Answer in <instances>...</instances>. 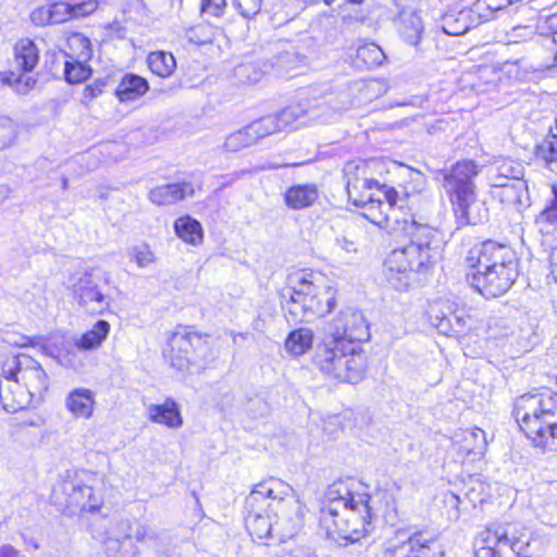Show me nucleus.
I'll return each mask as SVG.
<instances>
[{"label":"nucleus","mask_w":557,"mask_h":557,"mask_svg":"<svg viewBox=\"0 0 557 557\" xmlns=\"http://www.w3.org/2000/svg\"><path fill=\"white\" fill-rule=\"evenodd\" d=\"M468 318L469 317L458 314L457 312L453 313L451 315L436 314L434 317L433 323L441 332L444 333L448 332L449 330H453L455 332H462L467 326Z\"/></svg>","instance_id":"obj_41"},{"label":"nucleus","mask_w":557,"mask_h":557,"mask_svg":"<svg viewBox=\"0 0 557 557\" xmlns=\"http://www.w3.org/2000/svg\"><path fill=\"white\" fill-rule=\"evenodd\" d=\"M91 74V69L87 65V61L79 59L65 60L64 76L71 84H78L87 79Z\"/></svg>","instance_id":"obj_38"},{"label":"nucleus","mask_w":557,"mask_h":557,"mask_svg":"<svg viewBox=\"0 0 557 557\" xmlns=\"http://www.w3.org/2000/svg\"><path fill=\"white\" fill-rule=\"evenodd\" d=\"M208 335L193 327H180L169 338L170 350L165 352L171 366L180 371L193 372L203 368L202 352L208 349Z\"/></svg>","instance_id":"obj_10"},{"label":"nucleus","mask_w":557,"mask_h":557,"mask_svg":"<svg viewBox=\"0 0 557 557\" xmlns=\"http://www.w3.org/2000/svg\"><path fill=\"white\" fill-rule=\"evenodd\" d=\"M311 361L322 374L345 383L359 382L366 369L361 346L338 343L325 334L317 344Z\"/></svg>","instance_id":"obj_6"},{"label":"nucleus","mask_w":557,"mask_h":557,"mask_svg":"<svg viewBox=\"0 0 557 557\" xmlns=\"http://www.w3.org/2000/svg\"><path fill=\"white\" fill-rule=\"evenodd\" d=\"M281 557H309V555H307L302 550L297 549V550H293L290 553H286V554L282 555Z\"/></svg>","instance_id":"obj_64"},{"label":"nucleus","mask_w":557,"mask_h":557,"mask_svg":"<svg viewBox=\"0 0 557 557\" xmlns=\"http://www.w3.org/2000/svg\"><path fill=\"white\" fill-rule=\"evenodd\" d=\"M319 197L314 184L294 185L284 193L285 205L293 210H301L312 206Z\"/></svg>","instance_id":"obj_21"},{"label":"nucleus","mask_w":557,"mask_h":557,"mask_svg":"<svg viewBox=\"0 0 557 557\" xmlns=\"http://www.w3.org/2000/svg\"><path fill=\"white\" fill-rule=\"evenodd\" d=\"M381 493H352L345 482L329 486L321 508L320 524L334 540L357 542L368 532V525L376 511L374 498Z\"/></svg>","instance_id":"obj_2"},{"label":"nucleus","mask_w":557,"mask_h":557,"mask_svg":"<svg viewBox=\"0 0 557 557\" xmlns=\"http://www.w3.org/2000/svg\"><path fill=\"white\" fill-rule=\"evenodd\" d=\"M346 178V191L348 199L356 207L369 206L370 209H380L386 221L399 222L397 216V191L394 188L387 189L384 195L386 202L375 199L372 189L379 188V183L366 176V168L347 162L343 169Z\"/></svg>","instance_id":"obj_8"},{"label":"nucleus","mask_w":557,"mask_h":557,"mask_svg":"<svg viewBox=\"0 0 557 557\" xmlns=\"http://www.w3.org/2000/svg\"><path fill=\"white\" fill-rule=\"evenodd\" d=\"M109 277L98 269L87 270L82 273L72 285L73 297L78 307L89 314H102L112 302L103 287Z\"/></svg>","instance_id":"obj_12"},{"label":"nucleus","mask_w":557,"mask_h":557,"mask_svg":"<svg viewBox=\"0 0 557 557\" xmlns=\"http://www.w3.org/2000/svg\"><path fill=\"white\" fill-rule=\"evenodd\" d=\"M15 137V123L8 116H0V148L10 146Z\"/></svg>","instance_id":"obj_45"},{"label":"nucleus","mask_w":557,"mask_h":557,"mask_svg":"<svg viewBox=\"0 0 557 557\" xmlns=\"http://www.w3.org/2000/svg\"><path fill=\"white\" fill-rule=\"evenodd\" d=\"M128 256L129 259L136 262L139 268H146L153 263L156 260L153 252L147 244L133 246L128 250Z\"/></svg>","instance_id":"obj_43"},{"label":"nucleus","mask_w":557,"mask_h":557,"mask_svg":"<svg viewBox=\"0 0 557 557\" xmlns=\"http://www.w3.org/2000/svg\"><path fill=\"white\" fill-rule=\"evenodd\" d=\"M313 344V332L309 327L292 331L285 339V349L293 356H302Z\"/></svg>","instance_id":"obj_28"},{"label":"nucleus","mask_w":557,"mask_h":557,"mask_svg":"<svg viewBox=\"0 0 557 557\" xmlns=\"http://www.w3.org/2000/svg\"><path fill=\"white\" fill-rule=\"evenodd\" d=\"M537 437L531 440L536 446L557 451V418L545 428L544 432H540Z\"/></svg>","instance_id":"obj_42"},{"label":"nucleus","mask_w":557,"mask_h":557,"mask_svg":"<svg viewBox=\"0 0 557 557\" xmlns=\"http://www.w3.org/2000/svg\"><path fill=\"white\" fill-rule=\"evenodd\" d=\"M513 416L528 438H539L540 432L557 419V394L545 391L521 395L515 401Z\"/></svg>","instance_id":"obj_9"},{"label":"nucleus","mask_w":557,"mask_h":557,"mask_svg":"<svg viewBox=\"0 0 557 557\" xmlns=\"http://www.w3.org/2000/svg\"><path fill=\"white\" fill-rule=\"evenodd\" d=\"M174 230L176 235L188 244L198 245L202 240V227L190 216L178 218L174 223Z\"/></svg>","instance_id":"obj_32"},{"label":"nucleus","mask_w":557,"mask_h":557,"mask_svg":"<svg viewBox=\"0 0 557 557\" xmlns=\"http://www.w3.org/2000/svg\"><path fill=\"white\" fill-rule=\"evenodd\" d=\"M278 121L274 115H267L246 125L253 144L260 139L281 132Z\"/></svg>","instance_id":"obj_36"},{"label":"nucleus","mask_w":557,"mask_h":557,"mask_svg":"<svg viewBox=\"0 0 557 557\" xmlns=\"http://www.w3.org/2000/svg\"><path fill=\"white\" fill-rule=\"evenodd\" d=\"M122 532H114L115 540L119 542L121 539H128L131 533L128 532L131 529V522L128 520L119 521L115 525Z\"/></svg>","instance_id":"obj_57"},{"label":"nucleus","mask_w":557,"mask_h":557,"mask_svg":"<svg viewBox=\"0 0 557 557\" xmlns=\"http://www.w3.org/2000/svg\"><path fill=\"white\" fill-rule=\"evenodd\" d=\"M149 89L146 78L136 74H126L119 83L115 94L120 101H133L143 97Z\"/></svg>","instance_id":"obj_25"},{"label":"nucleus","mask_w":557,"mask_h":557,"mask_svg":"<svg viewBox=\"0 0 557 557\" xmlns=\"http://www.w3.org/2000/svg\"><path fill=\"white\" fill-rule=\"evenodd\" d=\"M492 194L494 198L507 206L520 207L528 194V185L523 180H513L510 183H493Z\"/></svg>","instance_id":"obj_19"},{"label":"nucleus","mask_w":557,"mask_h":557,"mask_svg":"<svg viewBox=\"0 0 557 557\" xmlns=\"http://www.w3.org/2000/svg\"><path fill=\"white\" fill-rule=\"evenodd\" d=\"M367 87L369 89H372V90H375V89L381 90V89H383L384 92L386 91V89L384 88L383 84L381 82H379V81H371V82H369L367 84Z\"/></svg>","instance_id":"obj_62"},{"label":"nucleus","mask_w":557,"mask_h":557,"mask_svg":"<svg viewBox=\"0 0 557 557\" xmlns=\"http://www.w3.org/2000/svg\"><path fill=\"white\" fill-rule=\"evenodd\" d=\"M148 66L153 74L169 77L176 67V61L170 52L154 51L148 55Z\"/></svg>","instance_id":"obj_34"},{"label":"nucleus","mask_w":557,"mask_h":557,"mask_svg":"<svg viewBox=\"0 0 557 557\" xmlns=\"http://www.w3.org/2000/svg\"><path fill=\"white\" fill-rule=\"evenodd\" d=\"M0 557H26L11 544L0 545Z\"/></svg>","instance_id":"obj_59"},{"label":"nucleus","mask_w":557,"mask_h":557,"mask_svg":"<svg viewBox=\"0 0 557 557\" xmlns=\"http://www.w3.org/2000/svg\"><path fill=\"white\" fill-rule=\"evenodd\" d=\"M90 473L85 470L67 471L53 490V498L58 506L65 509L96 511L101 507L97 502L94 488L88 481Z\"/></svg>","instance_id":"obj_11"},{"label":"nucleus","mask_w":557,"mask_h":557,"mask_svg":"<svg viewBox=\"0 0 557 557\" xmlns=\"http://www.w3.org/2000/svg\"><path fill=\"white\" fill-rule=\"evenodd\" d=\"M512 36L515 38H531L534 35V30L530 26H517L512 29Z\"/></svg>","instance_id":"obj_60"},{"label":"nucleus","mask_w":557,"mask_h":557,"mask_svg":"<svg viewBox=\"0 0 557 557\" xmlns=\"http://www.w3.org/2000/svg\"><path fill=\"white\" fill-rule=\"evenodd\" d=\"M236 7L244 17H251L259 12L261 0H236Z\"/></svg>","instance_id":"obj_49"},{"label":"nucleus","mask_w":557,"mask_h":557,"mask_svg":"<svg viewBox=\"0 0 557 557\" xmlns=\"http://www.w3.org/2000/svg\"><path fill=\"white\" fill-rule=\"evenodd\" d=\"M335 289L314 274L299 270L288 275L283 297H288L287 311L294 320L310 322L323 317L335 307Z\"/></svg>","instance_id":"obj_5"},{"label":"nucleus","mask_w":557,"mask_h":557,"mask_svg":"<svg viewBox=\"0 0 557 557\" xmlns=\"http://www.w3.org/2000/svg\"><path fill=\"white\" fill-rule=\"evenodd\" d=\"M554 199L545 210H543L540 214L541 219H544L548 222L557 221V186H553Z\"/></svg>","instance_id":"obj_53"},{"label":"nucleus","mask_w":557,"mask_h":557,"mask_svg":"<svg viewBox=\"0 0 557 557\" xmlns=\"http://www.w3.org/2000/svg\"><path fill=\"white\" fill-rule=\"evenodd\" d=\"M466 262L473 270L467 276L469 284L486 298L504 295L518 277L513 250L494 240L472 247Z\"/></svg>","instance_id":"obj_4"},{"label":"nucleus","mask_w":557,"mask_h":557,"mask_svg":"<svg viewBox=\"0 0 557 557\" xmlns=\"http://www.w3.org/2000/svg\"><path fill=\"white\" fill-rule=\"evenodd\" d=\"M4 377L22 382L30 395L41 394L48 388V376L40 363L28 355L12 357L3 366Z\"/></svg>","instance_id":"obj_15"},{"label":"nucleus","mask_w":557,"mask_h":557,"mask_svg":"<svg viewBox=\"0 0 557 557\" xmlns=\"http://www.w3.org/2000/svg\"><path fill=\"white\" fill-rule=\"evenodd\" d=\"M94 393L88 388H74L65 398V407L75 418H90L94 413Z\"/></svg>","instance_id":"obj_20"},{"label":"nucleus","mask_w":557,"mask_h":557,"mask_svg":"<svg viewBox=\"0 0 557 557\" xmlns=\"http://www.w3.org/2000/svg\"><path fill=\"white\" fill-rule=\"evenodd\" d=\"M455 441L466 455L482 456L487 446L485 432L481 429L461 430L455 434Z\"/></svg>","instance_id":"obj_24"},{"label":"nucleus","mask_w":557,"mask_h":557,"mask_svg":"<svg viewBox=\"0 0 557 557\" xmlns=\"http://www.w3.org/2000/svg\"><path fill=\"white\" fill-rule=\"evenodd\" d=\"M29 72L15 73L10 72L2 77L3 83L11 86L17 94L26 95L37 84V79L28 74Z\"/></svg>","instance_id":"obj_39"},{"label":"nucleus","mask_w":557,"mask_h":557,"mask_svg":"<svg viewBox=\"0 0 557 557\" xmlns=\"http://www.w3.org/2000/svg\"><path fill=\"white\" fill-rule=\"evenodd\" d=\"M555 126L550 127L548 135L535 147V156L553 170L557 165V113Z\"/></svg>","instance_id":"obj_29"},{"label":"nucleus","mask_w":557,"mask_h":557,"mask_svg":"<svg viewBox=\"0 0 557 557\" xmlns=\"http://www.w3.org/2000/svg\"><path fill=\"white\" fill-rule=\"evenodd\" d=\"M527 540L510 534L502 527L485 529L479 533L474 542L476 557H506L509 553L522 555Z\"/></svg>","instance_id":"obj_13"},{"label":"nucleus","mask_w":557,"mask_h":557,"mask_svg":"<svg viewBox=\"0 0 557 557\" xmlns=\"http://www.w3.org/2000/svg\"><path fill=\"white\" fill-rule=\"evenodd\" d=\"M15 64L24 72H32L38 63V50L35 44L24 38L18 40L14 46Z\"/></svg>","instance_id":"obj_27"},{"label":"nucleus","mask_w":557,"mask_h":557,"mask_svg":"<svg viewBox=\"0 0 557 557\" xmlns=\"http://www.w3.org/2000/svg\"><path fill=\"white\" fill-rule=\"evenodd\" d=\"M325 335L336 341L360 346L370 336L363 314L355 309L342 310L330 323Z\"/></svg>","instance_id":"obj_16"},{"label":"nucleus","mask_w":557,"mask_h":557,"mask_svg":"<svg viewBox=\"0 0 557 557\" xmlns=\"http://www.w3.org/2000/svg\"><path fill=\"white\" fill-rule=\"evenodd\" d=\"M478 174L479 166L471 160L457 162L443 173V186L450 195L459 225L481 221V216L473 213V209L479 206L473 183Z\"/></svg>","instance_id":"obj_7"},{"label":"nucleus","mask_w":557,"mask_h":557,"mask_svg":"<svg viewBox=\"0 0 557 557\" xmlns=\"http://www.w3.org/2000/svg\"><path fill=\"white\" fill-rule=\"evenodd\" d=\"M102 86L103 84L100 82H96L94 85L86 86L83 92L84 101H91L98 97L102 92Z\"/></svg>","instance_id":"obj_55"},{"label":"nucleus","mask_w":557,"mask_h":557,"mask_svg":"<svg viewBox=\"0 0 557 557\" xmlns=\"http://www.w3.org/2000/svg\"><path fill=\"white\" fill-rule=\"evenodd\" d=\"M386 55L374 42H364L357 48L355 63L359 67L372 69L383 64Z\"/></svg>","instance_id":"obj_30"},{"label":"nucleus","mask_w":557,"mask_h":557,"mask_svg":"<svg viewBox=\"0 0 557 557\" xmlns=\"http://www.w3.org/2000/svg\"><path fill=\"white\" fill-rule=\"evenodd\" d=\"M111 331V325L106 320H98L92 329L74 339V347L78 350H96L101 347Z\"/></svg>","instance_id":"obj_23"},{"label":"nucleus","mask_w":557,"mask_h":557,"mask_svg":"<svg viewBox=\"0 0 557 557\" xmlns=\"http://www.w3.org/2000/svg\"><path fill=\"white\" fill-rule=\"evenodd\" d=\"M194 194V186L190 183H174L152 188L148 194V199L157 206H170L191 197Z\"/></svg>","instance_id":"obj_18"},{"label":"nucleus","mask_w":557,"mask_h":557,"mask_svg":"<svg viewBox=\"0 0 557 557\" xmlns=\"http://www.w3.org/2000/svg\"><path fill=\"white\" fill-rule=\"evenodd\" d=\"M476 25V16L472 12V8H470L469 10H462L457 14L445 15L442 27L446 34L459 36Z\"/></svg>","instance_id":"obj_26"},{"label":"nucleus","mask_w":557,"mask_h":557,"mask_svg":"<svg viewBox=\"0 0 557 557\" xmlns=\"http://www.w3.org/2000/svg\"><path fill=\"white\" fill-rule=\"evenodd\" d=\"M148 417L152 422L164 424L172 429H177L183 424L177 404L171 399L165 400L163 404L150 405L148 407Z\"/></svg>","instance_id":"obj_22"},{"label":"nucleus","mask_w":557,"mask_h":557,"mask_svg":"<svg viewBox=\"0 0 557 557\" xmlns=\"http://www.w3.org/2000/svg\"><path fill=\"white\" fill-rule=\"evenodd\" d=\"M60 362L69 368L77 369L82 366L81 360H78L77 352L75 349H66L60 356Z\"/></svg>","instance_id":"obj_52"},{"label":"nucleus","mask_w":557,"mask_h":557,"mask_svg":"<svg viewBox=\"0 0 557 557\" xmlns=\"http://www.w3.org/2000/svg\"><path fill=\"white\" fill-rule=\"evenodd\" d=\"M235 72L239 78L249 84L259 82L262 75L265 73L264 70L256 67L250 63L240 64L236 67Z\"/></svg>","instance_id":"obj_46"},{"label":"nucleus","mask_w":557,"mask_h":557,"mask_svg":"<svg viewBox=\"0 0 557 557\" xmlns=\"http://www.w3.org/2000/svg\"><path fill=\"white\" fill-rule=\"evenodd\" d=\"M401 23L399 26V33L403 39L411 45L417 46L421 39L423 33V25L421 17L416 13L411 12L408 17H400Z\"/></svg>","instance_id":"obj_35"},{"label":"nucleus","mask_w":557,"mask_h":557,"mask_svg":"<svg viewBox=\"0 0 557 557\" xmlns=\"http://www.w3.org/2000/svg\"><path fill=\"white\" fill-rule=\"evenodd\" d=\"M305 114V110L300 104H292L283 109L278 114L274 116L280 122V131H284L287 126L296 122L299 117Z\"/></svg>","instance_id":"obj_44"},{"label":"nucleus","mask_w":557,"mask_h":557,"mask_svg":"<svg viewBox=\"0 0 557 557\" xmlns=\"http://www.w3.org/2000/svg\"><path fill=\"white\" fill-rule=\"evenodd\" d=\"M392 5L395 12L403 17L407 13L413 12V8L417 3V0H391Z\"/></svg>","instance_id":"obj_51"},{"label":"nucleus","mask_w":557,"mask_h":557,"mask_svg":"<svg viewBox=\"0 0 557 557\" xmlns=\"http://www.w3.org/2000/svg\"><path fill=\"white\" fill-rule=\"evenodd\" d=\"M546 26L552 33L557 34V13L546 18Z\"/></svg>","instance_id":"obj_61"},{"label":"nucleus","mask_w":557,"mask_h":557,"mask_svg":"<svg viewBox=\"0 0 557 557\" xmlns=\"http://www.w3.org/2000/svg\"><path fill=\"white\" fill-rule=\"evenodd\" d=\"M445 502H446V504L450 505L454 510V511H450V516L454 519H458L459 518V504H460L459 496L456 495L455 493H449L445 496Z\"/></svg>","instance_id":"obj_56"},{"label":"nucleus","mask_w":557,"mask_h":557,"mask_svg":"<svg viewBox=\"0 0 557 557\" xmlns=\"http://www.w3.org/2000/svg\"><path fill=\"white\" fill-rule=\"evenodd\" d=\"M306 507L293 488L282 480L270 478L256 484L245 500V524L252 537L264 540L274 534L290 539L304 525Z\"/></svg>","instance_id":"obj_1"},{"label":"nucleus","mask_w":557,"mask_h":557,"mask_svg":"<svg viewBox=\"0 0 557 557\" xmlns=\"http://www.w3.org/2000/svg\"><path fill=\"white\" fill-rule=\"evenodd\" d=\"M70 52L66 53V60L79 59L88 61L92 55L90 40L82 34H74L67 39Z\"/></svg>","instance_id":"obj_37"},{"label":"nucleus","mask_w":557,"mask_h":557,"mask_svg":"<svg viewBox=\"0 0 557 557\" xmlns=\"http://www.w3.org/2000/svg\"><path fill=\"white\" fill-rule=\"evenodd\" d=\"M226 8V0H201V12L220 17Z\"/></svg>","instance_id":"obj_48"},{"label":"nucleus","mask_w":557,"mask_h":557,"mask_svg":"<svg viewBox=\"0 0 557 557\" xmlns=\"http://www.w3.org/2000/svg\"><path fill=\"white\" fill-rule=\"evenodd\" d=\"M443 556L437 539L426 531L412 533L406 540L387 546L382 557H437Z\"/></svg>","instance_id":"obj_17"},{"label":"nucleus","mask_w":557,"mask_h":557,"mask_svg":"<svg viewBox=\"0 0 557 557\" xmlns=\"http://www.w3.org/2000/svg\"><path fill=\"white\" fill-rule=\"evenodd\" d=\"M499 178L506 180H522L523 177V166L522 164L508 160L504 161L498 166Z\"/></svg>","instance_id":"obj_47"},{"label":"nucleus","mask_w":557,"mask_h":557,"mask_svg":"<svg viewBox=\"0 0 557 557\" xmlns=\"http://www.w3.org/2000/svg\"><path fill=\"white\" fill-rule=\"evenodd\" d=\"M423 98L421 97H413L410 101L404 102V103H397L396 106H421L423 103Z\"/></svg>","instance_id":"obj_63"},{"label":"nucleus","mask_w":557,"mask_h":557,"mask_svg":"<svg viewBox=\"0 0 557 557\" xmlns=\"http://www.w3.org/2000/svg\"><path fill=\"white\" fill-rule=\"evenodd\" d=\"M255 145L247 126L230 134L223 144V150L226 152H237L246 147Z\"/></svg>","instance_id":"obj_40"},{"label":"nucleus","mask_w":557,"mask_h":557,"mask_svg":"<svg viewBox=\"0 0 557 557\" xmlns=\"http://www.w3.org/2000/svg\"><path fill=\"white\" fill-rule=\"evenodd\" d=\"M203 29H205V27H202V26H197V27L190 28L186 33V37H187L188 41L193 42L195 45H203V44L208 42L209 38L205 37L202 35Z\"/></svg>","instance_id":"obj_54"},{"label":"nucleus","mask_w":557,"mask_h":557,"mask_svg":"<svg viewBox=\"0 0 557 557\" xmlns=\"http://www.w3.org/2000/svg\"><path fill=\"white\" fill-rule=\"evenodd\" d=\"M97 7L96 0H60L36 8L30 13V20L37 26L61 24L72 18L87 16L95 12Z\"/></svg>","instance_id":"obj_14"},{"label":"nucleus","mask_w":557,"mask_h":557,"mask_svg":"<svg viewBox=\"0 0 557 557\" xmlns=\"http://www.w3.org/2000/svg\"><path fill=\"white\" fill-rule=\"evenodd\" d=\"M403 231L408 243L394 248L385 259L386 276L398 290L408 288L416 274H426L441 258L442 238L428 224L414 220L404 221Z\"/></svg>","instance_id":"obj_3"},{"label":"nucleus","mask_w":557,"mask_h":557,"mask_svg":"<svg viewBox=\"0 0 557 557\" xmlns=\"http://www.w3.org/2000/svg\"><path fill=\"white\" fill-rule=\"evenodd\" d=\"M4 379V382H0V403L7 412L13 413L24 408L23 394L15 391L18 384L15 385L13 379Z\"/></svg>","instance_id":"obj_31"},{"label":"nucleus","mask_w":557,"mask_h":557,"mask_svg":"<svg viewBox=\"0 0 557 557\" xmlns=\"http://www.w3.org/2000/svg\"><path fill=\"white\" fill-rule=\"evenodd\" d=\"M137 541H147L156 537V534L146 525H138L134 534Z\"/></svg>","instance_id":"obj_58"},{"label":"nucleus","mask_w":557,"mask_h":557,"mask_svg":"<svg viewBox=\"0 0 557 557\" xmlns=\"http://www.w3.org/2000/svg\"><path fill=\"white\" fill-rule=\"evenodd\" d=\"M511 0H476L472 4V12L476 16V24H482L496 16L497 12L507 9Z\"/></svg>","instance_id":"obj_33"},{"label":"nucleus","mask_w":557,"mask_h":557,"mask_svg":"<svg viewBox=\"0 0 557 557\" xmlns=\"http://www.w3.org/2000/svg\"><path fill=\"white\" fill-rule=\"evenodd\" d=\"M335 247L346 253H356L358 250L357 242L350 235H338L335 238Z\"/></svg>","instance_id":"obj_50"}]
</instances>
